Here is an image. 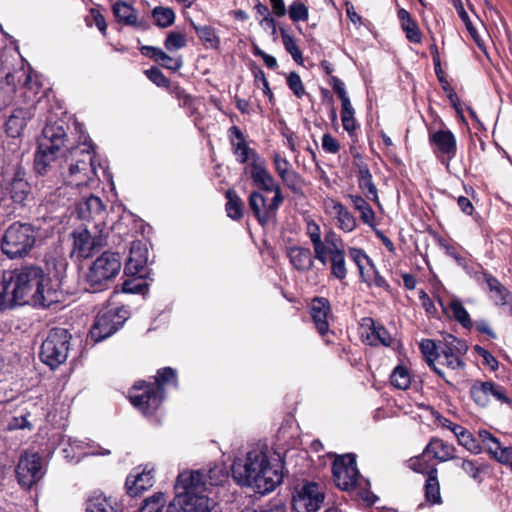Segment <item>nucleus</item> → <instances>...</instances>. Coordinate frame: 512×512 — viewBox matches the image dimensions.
Wrapping results in <instances>:
<instances>
[{"label": "nucleus", "mask_w": 512, "mask_h": 512, "mask_svg": "<svg viewBox=\"0 0 512 512\" xmlns=\"http://www.w3.org/2000/svg\"><path fill=\"white\" fill-rule=\"evenodd\" d=\"M58 301V292L42 268L22 266L3 273L0 281V310L25 304L48 308Z\"/></svg>", "instance_id": "f257e3e1"}, {"label": "nucleus", "mask_w": 512, "mask_h": 512, "mask_svg": "<svg viewBox=\"0 0 512 512\" xmlns=\"http://www.w3.org/2000/svg\"><path fill=\"white\" fill-rule=\"evenodd\" d=\"M231 471L239 485L251 487L260 494L274 491L283 480L280 456L263 444L251 447L244 457H235Z\"/></svg>", "instance_id": "f03ea898"}, {"label": "nucleus", "mask_w": 512, "mask_h": 512, "mask_svg": "<svg viewBox=\"0 0 512 512\" xmlns=\"http://www.w3.org/2000/svg\"><path fill=\"white\" fill-rule=\"evenodd\" d=\"M65 166H62L61 175L64 180V186L56 190V194L63 199L59 200L61 205H66L64 197L68 188L73 191L88 185L96 176V164L94 157V149L91 140L85 141L69 151V155L65 160Z\"/></svg>", "instance_id": "7ed1b4c3"}, {"label": "nucleus", "mask_w": 512, "mask_h": 512, "mask_svg": "<svg viewBox=\"0 0 512 512\" xmlns=\"http://www.w3.org/2000/svg\"><path fill=\"white\" fill-rule=\"evenodd\" d=\"M65 166H62L61 175L64 180V186L56 190V194L63 199L59 200L61 205H66L64 197L68 188L73 191L88 185L96 176V164L94 157V149L91 140L85 141L69 151V155L65 160Z\"/></svg>", "instance_id": "20e7f679"}, {"label": "nucleus", "mask_w": 512, "mask_h": 512, "mask_svg": "<svg viewBox=\"0 0 512 512\" xmlns=\"http://www.w3.org/2000/svg\"><path fill=\"white\" fill-rule=\"evenodd\" d=\"M176 496L172 501V511L210 512L209 498L204 494L207 490L205 472L187 470L179 473L175 484Z\"/></svg>", "instance_id": "39448f33"}, {"label": "nucleus", "mask_w": 512, "mask_h": 512, "mask_svg": "<svg viewBox=\"0 0 512 512\" xmlns=\"http://www.w3.org/2000/svg\"><path fill=\"white\" fill-rule=\"evenodd\" d=\"M177 372L171 367H164L157 371L155 384H147L139 381L133 386L136 390H143L142 394L130 395V401L144 415L153 414L162 404L165 398V387L177 386Z\"/></svg>", "instance_id": "423d86ee"}, {"label": "nucleus", "mask_w": 512, "mask_h": 512, "mask_svg": "<svg viewBox=\"0 0 512 512\" xmlns=\"http://www.w3.org/2000/svg\"><path fill=\"white\" fill-rule=\"evenodd\" d=\"M333 479L338 488L349 491L359 488V495L368 504H374L378 499L367 486L368 481L360 476L356 459L352 454H346L335 459L332 466Z\"/></svg>", "instance_id": "0eeeda50"}, {"label": "nucleus", "mask_w": 512, "mask_h": 512, "mask_svg": "<svg viewBox=\"0 0 512 512\" xmlns=\"http://www.w3.org/2000/svg\"><path fill=\"white\" fill-rule=\"evenodd\" d=\"M65 138L66 131L62 121L47 123L43 128L34 160L35 170L39 174H45L51 164L57 160Z\"/></svg>", "instance_id": "6e6552de"}, {"label": "nucleus", "mask_w": 512, "mask_h": 512, "mask_svg": "<svg viewBox=\"0 0 512 512\" xmlns=\"http://www.w3.org/2000/svg\"><path fill=\"white\" fill-rule=\"evenodd\" d=\"M37 230L28 223L14 222L4 231L0 240V249L9 259L27 256L33 249Z\"/></svg>", "instance_id": "1a4fd4ad"}, {"label": "nucleus", "mask_w": 512, "mask_h": 512, "mask_svg": "<svg viewBox=\"0 0 512 512\" xmlns=\"http://www.w3.org/2000/svg\"><path fill=\"white\" fill-rule=\"evenodd\" d=\"M121 261L118 253L106 251L91 264L86 274V282L91 292L106 289L109 283L118 275Z\"/></svg>", "instance_id": "9d476101"}, {"label": "nucleus", "mask_w": 512, "mask_h": 512, "mask_svg": "<svg viewBox=\"0 0 512 512\" xmlns=\"http://www.w3.org/2000/svg\"><path fill=\"white\" fill-rule=\"evenodd\" d=\"M108 235V225L100 222L78 227L73 232V252L80 258H88L93 251L106 245Z\"/></svg>", "instance_id": "9b49d317"}, {"label": "nucleus", "mask_w": 512, "mask_h": 512, "mask_svg": "<svg viewBox=\"0 0 512 512\" xmlns=\"http://www.w3.org/2000/svg\"><path fill=\"white\" fill-rule=\"evenodd\" d=\"M130 312L125 306H108L101 309L90 330L94 342H100L119 330L129 318Z\"/></svg>", "instance_id": "f8f14e48"}, {"label": "nucleus", "mask_w": 512, "mask_h": 512, "mask_svg": "<svg viewBox=\"0 0 512 512\" xmlns=\"http://www.w3.org/2000/svg\"><path fill=\"white\" fill-rule=\"evenodd\" d=\"M70 334L66 329L50 330L40 349V359L51 368L64 363L68 356Z\"/></svg>", "instance_id": "ddd939ff"}, {"label": "nucleus", "mask_w": 512, "mask_h": 512, "mask_svg": "<svg viewBox=\"0 0 512 512\" xmlns=\"http://www.w3.org/2000/svg\"><path fill=\"white\" fill-rule=\"evenodd\" d=\"M24 79V84L20 87L25 100L31 95L35 97L38 87H34L30 75H27L24 69L16 70L14 72H7L5 79L0 80V110L9 106L15 98L17 92L16 80L20 82Z\"/></svg>", "instance_id": "4468645a"}, {"label": "nucleus", "mask_w": 512, "mask_h": 512, "mask_svg": "<svg viewBox=\"0 0 512 512\" xmlns=\"http://www.w3.org/2000/svg\"><path fill=\"white\" fill-rule=\"evenodd\" d=\"M325 499L322 488L315 482H303L294 487L292 508L295 512H316Z\"/></svg>", "instance_id": "2eb2a0df"}, {"label": "nucleus", "mask_w": 512, "mask_h": 512, "mask_svg": "<svg viewBox=\"0 0 512 512\" xmlns=\"http://www.w3.org/2000/svg\"><path fill=\"white\" fill-rule=\"evenodd\" d=\"M283 201V194H274L270 200H267L261 191H252L248 198L249 207L262 226L275 220Z\"/></svg>", "instance_id": "dca6fc26"}, {"label": "nucleus", "mask_w": 512, "mask_h": 512, "mask_svg": "<svg viewBox=\"0 0 512 512\" xmlns=\"http://www.w3.org/2000/svg\"><path fill=\"white\" fill-rule=\"evenodd\" d=\"M18 483L26 489L31 488L43 476L42 459L38 453H24L16 468Z\"/></svg>", "instance_id": "f3484780"}, {"label": "nucleus", "mask_w": 512, "mask_h": 512, "mask_svg": "<svg viewBox=\"0 0 512 512\" xmlns=\"http://www.w3.org/2000/svg\"><path fill=\"white\" fill-rule=\"evenodd\" d=\"M35 100L31 95L23 106L15 107L4 123L5 132L12 138L19 137L29 120L35 115Z\"/></svg>", "instance_id": "a211bd4d"}, {"label": "nucleus", "mask_w": 512, "mask_h": 512, "mask_svg": "<svg viewBox=\"0 0 512 512\" xmlns=\"http://www.w3.org/2000/svg\"><path fill=\"white\" fill-rule=\"evenodd\" d=\"M467 351V345L462 340L449 335L445 339V343L438 353H436V361L438 364L446 366L451 370L463 369L464 362L460 356L464 355Z\"/></svg>", "instance_id": "6ab92c4d"}, {"label": "nucleus", "mask_w": 512, "mask_h": 512, "mask_svg": "<svg viewBox=\"0 0 512 512\" xmlns=\"http://www.w3.org/2000/svg\"><path fill=\"white\" fill-rule=\"evenodd\" d=\"M244 173L250 176L253 184L259 188L258 191L282 194L281 186L268 171L264 158L257 161L254 165H247L244 169Z\"/></svg>", "instance_id": "aec40b11"}, {"label": "nucleus", "mask_w": 512, "mask_h": 512, "mask_svg": "<svg viewBox=\"0 0 512 512\" xmlns=\"http://www.w3.org/2000/svg\"><path fill=\"white\" fill-rule=\"evenodd\" d=\"M124 274L138 276L148 274V247L145 241L136 240L131 243Z\"/></svg>", "instance_id": "412c9836"}, {"label": "nucleus", "mask_w": 512, "mask_h": 512, "mask_svg": "<svg viewBox=\"0 0 512 512\" xmlns=\"http://www.w3.org/2000/svg\"><path fill=\"white\" fill-rule=\"evenodd\" d=\"M228 134L233 154L239 163L254 165L263 159L256 150L249 147L243 132L237 126L230 127Z\"/></svg>", "instance_id": "4be33fe9"}, {"label": "nucleus", "mask_w": 512, "mask_h": 512, "mask_svg": "<svg viewBox=\"0 0 512 512\" xmlns=\"http://www.w3.org/2000/svg\"><path fill=\"white\" fill-rule=\"evenodd\" d=\"M309 314L318 333L325 339L330 332L333 318L330 302L325 297H314L309 305Z\"/></svg>", "instance_id": "5701e85b"}, {"label": "nucleus", "mask_w": 512, "mask_h": 512, "mask_svg": "<svg viewBox=\"0 0 512 512\" xmlns=\"http://www.w3.org/2000/svg\"><path fill=\"white\" fill-rule=\"evenodd\" d=\"M470 394L474 402L482 407L489 403L490 397L502 403L509 402L505 389L501 385L490 381L473 384Z\"/></svg>", "instance_id": "b1692460"}, {"label": "nucleus", "mask_w": 512, "mask_h": 512, "mask_svg": "<svg viewBox=\"0 0 512 512\" xmlns=\"http://www.w3.org/2000/svg\"><path fill=\"white\" fill-rule=\"evenodd\" d=\"M78 217L87 222V224L107 225L105 222L106 211L101 199L97 196L90 195L77 204Z\"/></svg>", "instance_id": "393cba45"}, {"label": "nucleus", "mask_w": 512, "mask_h": 512, "mask_svg": "<svg viewBox=\"0 0 512 512\" xmlns=\"http://www.w3.org/2000/svg\"><path fill=\"white\" fill-rule=\"evenodd\" d=\"M153 473L154 468L150 465H145L142 470L140 468L133 469L126 478L125 486L128 494L135 497L152 487L154 484Z\"/></svg>", "instance_id": "a878e982"}, {"label": "nucleus", "mask_w": 512, "mask_h": 512, "mask_svg": "<svg viewBox=\"0 0 512 512\" xmlns=\"http://www.w3.org/2000/svg\"><path fill=\"white\" fill-rule=\"evenodd\" d=\"M430 144L436 147V151L446 156L450 161L456 156L457 143L454 134L447 128H441L429 133Z\"/></svg>", "instance_id": "bb28decb"}, {"label": "nucleus", "mask_w": 512, "mask_h": 512, "mask_svg": "<svg viewBox=\"0 0 512 512\" xmlns=\"http://www.w3.org/2000/svg\"><path fill=\"white\" fill-rule=\"evenodd\" d=\"M473 277L476 281L485 282L487 284L496 304L506 305L512 302V294L510 291L502 285L498 279L487 273L482 268L479 271H475Z\"/></svg>", "instance_id": "cd10ccee"}, {"label": "nucleus", "mask_w": 512, "mask_h": 512, "mask_svg": "<svg viewBox=\"0 0 512 512\" xmlns=\"http://www.w3.org/2000/svg\"><path fill=\"white\" fill-rule=\"evenodd\" d=\"M6 190L15 203H24L30 192V186L25 180L24 170L18 168L15 171L12 180L6 186Z\"/></svg>", "instance_id": "c85d7f7f"}, {"label": "nucleus", "mask_w": 512, "mask_h": 512, "mask_svg": "<svg viewBox=\"0 0 512 512\" xmlns=\"http://www.w3.org/2000/svg\"><path fill=\"white\" fill-rule=\"evenodd\" d=\"M326 207L331 213L335 214L338 227L342 231L349 233L355 229L356 219L342 203L330 199L326 202Z\"/></svg>", "instance_id": "c756f323"}, {"label": "nucleus", "mask_w": 512, "mask_h": 512, "mask_svg": "<svg viewBox=\"0 0 512 512\" xmlns=\"http://www.w3.org/2000/svg\"><path fill=\"white\" fill-rule=\"evenodd\" d=\"M322 265L329 264L330 274L337 280H344L347 276L348 270L346 267L345 249L331 251L325 254V260L319 261Z\"/></svg>", "instance_id": "7c9ffc66"}, {"label": "nucleus", "mask_w": 512, "mask_h": 512, "mask_svg": "<svg viewBox=\"0 0 512 512\" xmlns=\"http://www.w3.org/2000/svg\"><path fill=\"white\" fill-rule=\"evenodd\" d=\"M291 265L298 271H309L314 265V257L309 248L293 246L287 252Z\"/></svg>", "instance_id": "2f4dec72"}, {"label": "nucleus", "mask_w": 512, "mask_h": 512, "mask_svg": "<svg viewBox=\"0 0 512 512\" xmlns=\"http://www.w3.org/2000/svg\"><path fill=\"white\" fill-rule=\"evenodd\" d=\"M456 448L442 439L433 438L424 449V454H431L440 462L457 459Z\"/></svg>", "instance_id": "473e14b6"}, {"label": "nucleus", "mask_w": 512, "mask_h": 512, "mask_svg": "<svg viewBox=\"0 0 512 512\" xmlns=\"http://www.w3.org/2000/svg\"><path fill=\"white\" fill-rule=\"evenodd\" d=\"M439 304L445 313H448L449 310L451 312V317L459 322L464 328L472 327V321L469 313L458 298L453 297L447 301L439 299Z\"/></svg>", "instance_id": "72a5a7b5"}, {"label": "nucleus", "mask_w": 512, "mask_h": 512, "mask_svg": "<svg viewBox=\"0 0 512 512\" xmlns=\"http://www.w3.org/2000/svg\"><path fill=\"white\" fill-rule=\"evenodd\" d=\"M141 53L159 62L163 67L171 71H177L183 65V61L180 57L173 58L160 48L154 46H143Z\"/></svg>", "instance_id": "f704fd0d"}, {"label": "nucleus", "mask_w": 512, "mask_h": 512, "mask_svg": "<svg viewBox=\"0 0 512 512\" xmlns=\"http://www.w3.org/2000/svg\"><path fill=\"white\" fill-rule=\"evenodd\" d=\"M486 452L491 458L497 462L505 465L512 462V448L503 447L498 438L495 436L491 437V440L484 444Z\"/></svg>", "instance_id": "c9c22d12"}, {"label": "nucleus", "mask_w": 512, "mask_h": 512, "mask_svg": "<svg viewBox=\"0 0 512 512\" xmlns=\"http://www.w3.org/2000/svg\"><path fill=\"white\" fill-rule=\"evenodd\" d=\"M274 168L282 182L292 188L297 178V173L291 169L290 162L279 153L273 155Z\"/></svg>", "instance_id": "e433bc0d"}, {"label": "nucleus", "mask_w": 512, "mask_h": 512, "mask_svg": "<svg viewBox=\"0 0 512 512\" xmlns=\"http://www.w3.org/2000/svg\"><path fill=\"white\" fill-rule=\"evenodd\" d=\"M87 512H117L115 503L111 498L101 492H94L88 499Z\"/></svg>", "instance_id": "4c0bfd02"}, {"label": "nucleus", "mask_w": 512, "mask_h": 512, "mask_svg": "<svg viewBox=\"0 0 512 512\" xmlns=\"http://www.w3.org/2000/svg\"><path fill=\"white\" fill-rule=\"evenodd\" d=\"M358 184L359 188L364 192L366 198L379 203L377 188L373 183L372 175L367 165H362L359 167Z\"/></svg>", "instance_id": "58836bf2"}, {"label": "nucleus", "mask_w": 512, "mask_h": 512, "mask_svg": "<svg viewBox=\"0 0 512 512\" xmlns=\"http://www.w3.org/2000/svg\"><path fill=\"white\" fill-rule=\"evenodd\" d=\"M349 256L358 267L362 280L367 284H371L369 270L367 269L370 267V265H373L372 260L362 249L355 247L350 248Z\"/></svg>", "instance_id": "ea45409f"}, {"label": "nucleus", "mask_w": 512, "mask_h": 512, "mask_svg": "<svg viewBox=\"0 0 512 512\" xmlns=\"http://www.w3.org/2000/svg\"><path fill=\"white\" fill-rule=\"evenodd\" d=\"M398 18L407 39L410 42L419 43L421 41V33L417 23L411 18L409 12L402 8L399 9Z\"/></svg>", "instance_id": "a19ab883"}, {"label": "nucleus", "mask_w": 512, "mask_h": 512, "mask_svg": "<svg viewBox=\"0 0 512 512\" xmlns=\"http://www.w3.org/2000/svg\"><path fill=\"white\" fill-rule=\"evenodd\" d=\"M353 207L360 213V219L369 227L375 226V213L369 203L360 195L348 196Z\"/></svg>", "instance_id": "79ce46f5"}, {"label": "nucleus", "mask_w": 512, "mask_h": 512, "mask_svg": "<svg viewBox=\"0 0 512 512\" xmlns=\"http://www.w3.org/2000/svg\"><path fill=\"white\" fill-rule=\"evenodd\" d=\"M437 474V469H430L424 486L425 498L430 504H440L442 502Z\"/></svg>", "instance_id": "37998d69"}, {"label": "nucleus", "mask_w": 512, "mask_h": 512, "mask_svg": "<svg viewBox=\"0 0 512 512\" xmlns=\"http://www.w3.org/2000/svg\"><path fill=\"white\" fill-rule=\"evenodd\" d=\"M166 497L163 493H157L144 500L139 512H183L180 509L172 511V502L166 505Z\"/></svg>", "instance_id": "c03bdc74"}, {"label": "nucleus", "mask_w": 512, "mask_h": 512, "mask_svg": "<svg viewBox=\"0 0 512 512\" xmlns=\"http://www.w3.org/2000/svg\"><path fill=\"white\" fill-rule=\"evenodd\" d=\"M322 246L323 248L320 253L314 254V258L318 261H324L325 254L330 253L331 251L344 249V242L340 236L330 230L324 235V239H322Z\"/></svg>", "instance_id": "a18cd8bd"}, {"label": "nucleus", "mask_w": 512, "mask_h": 512, "mask_svg": "<svg viewBox=\"0 0 512 512\" xmlns=\"http://www.w3.org/2000/svg\"><path fill=\"white\" fill-rule=\"evenodd\" d=\"M113 13L119 22L126 25L137 23L136 11L129 2H114Z\"/></svg>", "instance_id": "49530a36"}, {"label": "nucleus", "mask_w": 512, "mask_h": 512, "mask_svg": "<svg viewBox=\"0 0 512 512\" xmlns=\"http://www.w3.org/2000/svg\"><path fill=\"white\" fill-rule=\"evenodd\" d=\"M192 26L206 48L217 49L220 45V38L214 28L211 26L203 25L197 26L192 22Z\"/></svg>", "instance_id": "de8ad7c7"}, {"label": "nucleus", "mask_w": 512, "mask_h": 512, "mask_svg": "<svg viewBox=\"0 0 512 512\" xmlns=\"http://www.w3.org/2000/svg\"><path fill=\"white\" fill-rule=\"evenodd\" d=\"M420 349L422 354L424 355L428 365L430 368H432L435 373H437L440 377H444V372L439 369L435 362H436V353L439 352L440 348H438L434 341L430 339H424L420 343Z\"/></svg>", "instance_id": "09e8293b"}, {"label": "nucleus", "mask_w": 512, "mask_h": 512, "mask_svg": "<svg viewBox=\"0 0 512 512\" xmlns=\"http://www.w3.org/2000/svg\"><path fill=\"white\" fill-rule=\"evenodd\" d=\"M226 212L228 217L233 220H239L243 216V202L236 191L230 189L226 192Z\"/></svg>", "instance_id": "8fccbe9b"}, {"label": "nucleus", "mask_w": 512, "mask_h": 512, "mask_svg": "<svg viewBox=\"0 0 512 512\" xmlns=\"http://www.w3.org/2000/svg\"><path fill=\"white\" fill-rule=\"evenodd\" d=\"M367 342L369 345L373 346H390L392 337L385 327L373 324L370 334L367 335Z\"/></svg>", "instance_id": "3c124183"}, {"label": "nucleus", "mask_w": 512, "mask_h": 512, "mask_svg": "<svg viewBox=\"0 0 512 512\" xmlns=\"http://www.w3.org/2000/svg\"><path fill=\"white\" fill-rule=\"evenodd\" d=\"M456 439L458 444L464 447L470 453L477 455L482 452V447L479 441L466 428H464L463 431L458 436H456Z\"/></svg>", "instance_id": "603ef678"}, {"label": "nucleus", "mask_w": 512, "mask_h": 512, "mask_svg": "<svg viewBox=\"0 0 512 512\" xmlns=\"http://www.w3.org/2000/svg\"><path fill=\"white\" fill-rule=\"evenodd\" d=\"M62 454L64 458L70 463H78L82 458L86 456H105L109 455L110 451L108 449L101 450H91L88 452H75L71 450L69 444L62 448Z\"/></svg>", "instance_id": "864d4df0"}, {"label": "nucleus", "mask_w": 512, "mask_h": 512, "mask_svg": "<svg viewBox=\"0 0 512 512\" xmlns=\"http://www.w3.org/2000/svg\"><path fill=\"white\" fill-rule=\"evenodd\" d=\"M152 16L155 24L161 28L171 26L175 20L174 11L169 7H155L153 9Z\"/></svg>", "instance_id": "5fc2aeb1"}, {"label": "nucleus", "mask_w": 512, "mask_h": 512, "mask_svg": "<svg viewBox=\"0 0 512 512\" xmlns=\"http://www.w3.org/2000/svg\"><path fill=\"white\" fill-rule=\"evenodd\" d=\"M127 279L122 284V292L124 293H143L147 288L145 276L125 275Z\"/></svg>", "instance_id": "6e6d98bb"}, {"label": "nucleus", "mask_w": 512, "mask_h": 512, "mask_svg": "<svg viewBox=\"0 0 512 512\" xmlns=\"http://www.w3.org/2000/svg\"><path fill=\"white\" fill-rule=\"evenodd\" d=\"M207 485H222L228 479V471L223 464H214L205 473Z\"/></svg>", "instance_id": "4d7b16f0"}, {"label": "nucleus", "mask_w": 512, "mask_h": 512, "mask_svg": "<svg viewBox=\"0 0 512 512\" xmlns=\"http://www.w3.org/2000/svg\"><path fill=\"white\" fill-rule=\"evenodd\" d=\"M390 382L395 388L401 390L409 388L411 384V378L407 368L403 366L395 367L390 376Z\"/></svg>", "instance_id": "13d9d810"}, {"label": "nucleus", "mask_w": 512, "mask_h": 512, "mask_svg": "<svg viewBox=\"0 0 512 512\" xmlns=\"http://www.w3.org/2000/svg\"><path fill=\"white\" fill-rule=\"evenodd\" d=\"M306 234L312 243L314 254H319L323 248L320 226L313 220L307 221Z\"/></svg>", "instance_id": "bf43d9fd"}, {"label": "nucleus", "mask_w": 512, "mask_h": 512, "mask_svg": "<svg viewBox=\"0 0 512 512\" xmlns=\"http://www.w3.org/2000/svg\"><path fill=\"white\" fill-rule=\"evenodd\" d=\"M84 20L88 27L95 25L102 34L106 33L107 24L98 8H90Z\"/></svg>", "instance_id": "052dcab7"}, {"label": "nucleus", "mask_w": 512, "mask_h": 512, "mask_svg": "<svg viewBox=\"0 0 512 512\" xmlns=\"http://www.w3.org/2000/svg\"><path fill=\"white\" fill-rule=\"evenodd\" d=\"M62 442H63V444L65 442L68 443L70 448H71V450L75 451L76 453L77 452H88V451H91V450H101V449H103L102 447H100L99 445L95 444L91 440L84 441V440H79V439H76V438L68 437L67 440L63 439Z\"/></svg>", "instance_id": "680f3d73"}, {"label": "nucleus", "mask_w": 512, "mask_h": 512, "mask_svg": "<svg viewBox=\"0 0 512 512\" xmlns=\"http://www.w3.org/2000/svg\"><path fill=\"white\" fill-rule=\"evenodd\" d=\"M186 43L187 41L185 35L172 31L168 33L164 42V46L168 51L172 52L184 48Z\"/></svg>", "instance_id": "e2e57ef3"}, {"label": "nucleus", "mask_w": 512, "mask_h": 512, "mask_svg": "<svg viewBox=\"0 0 512 512\" xmlns=\"http://www.w3.org/2000/svg\"><path fill=\"white\" fill-rule=\"evenodd\" d=\"M282 42H283V45H284L286 51L291 55L293 60L299 64L302 63V61H303L302 53H301L298 45L296 44L295 40L293 39V37H291L288 34H283Z\"/></svg>", "instance_id": "0e129e2a"}, {"label": "nucleus", "mask_w": 512, "mask_h": 512, "mask_svg": "<svg viewBox=\"0 0 512 512\" xmlns=\"http://www.w3.org/2000/svg\"><path fill=\"white\" fill-rule=\"evenodd\" d=\"M287 85L294 95L301 99L306 91L300 76L296 72H290L287 76Z\"/></svg>", "instance_id": "69168bd1"}, {"label": "nucleus", "mask_w": 512, "mask_h": 512, "mask_svg": "<svg viewBox=\"0 0 512 512\" xmlns=\"http://www.w3.org/2000/svg\"><path fill=\"white\" fill-rule=\"evenodd\" d=\"M461 469L472 479L481 481L480 480V473L481 469L475 460L470 459H463L461 460V463L459 464Z\"/></svg>", "instance_id": "338daca9"}, {"label": "nucleus", "mask_w": 512, "mask_h": 512, "mask_svg": "<svg viewBox=\"0 0 512 512\" xmlns=\"http://www.w3.org/2000/svg\"><path fill=\"white\" fill-rule=\"evenodd\" d=\"M289 16L293 21H304L308 17V9L302 2H294L289 9Z\"/></svg>", "instance_id": "774afa93"}]
</instances>
